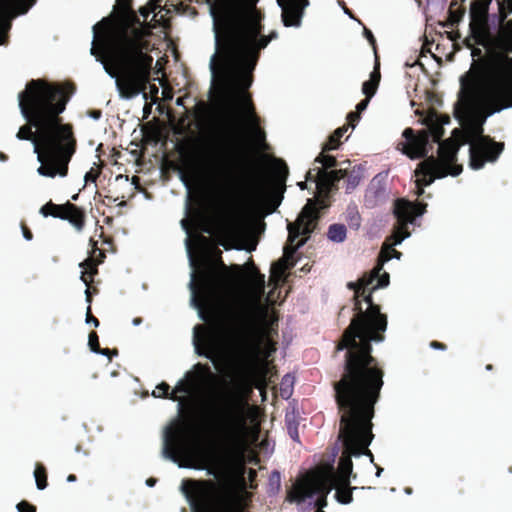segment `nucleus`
<instances>
[{
	"label": "nucleus",
	"mask_w": 512,
	"mask_h": 512,
	"mask_svg": "<svg viewBox=\"0 0 512 512\" xmlns=\"http://www.w3.org/2000/svg\"><path fill=\"white\" fill-rule=\"evenodd\" d=\"M258 0H217L211 7L216 46L228 90L227 109L217 137H201L193 150L194 162L209 176L244 193L254 205L272 213L280 205L289 175L287 164L276 159L269 185L256 181L244 149V125L255 130L260 141L265 133L259 127L251 96H243L253 82V71L260 51L277 39L272 31L263 35Z\"/></svg>",
	"instance_id": "obj_1"
},
{
	"label": "nucleus",
	"mask_w": 512,
	"mask_h": 512,
	"mask_svg": "<svg viewBox=\"0 0 512 512\" xmlns=\"http://www.w3.org/2000/svg\"><path fill=\"white\" fill-rule=\"evenodd\" d=\"M192 303L208 327L194 328L193 344L199 356L211 360L217 367L227 361L234 370L230 388L222 395L214 410V419L221 436L219 453L212 459L208 474L216 476L219 470H240L246 463V431L249 404L246 392L251 390V374L260 352V343L252 339L251 309L244 307L237 315L239 325L223 344L218 326V279L212 268L199 272L191 283Z\"/></svg>",
	"instance_id": "obj_2"
},
{
	"label": "nucleus",
	"mask_w": 512,
	"mask_h": 512,
	"mask_svg": "<svg viewBox=\"0 0 512 512\" xmlns=\"http://www.w3.org/2000/svg\"><path fill=\"white\" fill-rule=\"evenodd\" d=\"M72 84L51 83L45 79H32L18 94L19 108L26 124L16 134L19 140L32 141L41 176L65 177L68 165L77 149L73 125L63 123Z\"/></svg>",
	"instance_id": "obj_3"
},
{
	"label": "nucleus",
	"mask_w": 512,
	"mask_h": 512,
	"mask_svg": "<svg viewBox=\"0 0 512 512\" xmlns=\"http://www.w3.org/2000/svg\"><path fill=\"white\" fill-rule=\"evenodd\" d=\"M114 22L103 18L93 26L91 54L116 79V87L124 99L145 93L150 83L153 57L149 54L150 28L140 21L134 10Z\"/></svg>",
	"instance_id": "obj_4"
},
{
	"label": "nucleus",
	"mask_w": 512,
	"mask_h": 512,
	"mask_svg": "<svg viewBox=\"0 0 512 512\" xmlns=\"http://www.w3.org/2000/svg\"><path fill=\"white\" fill-rule=\"evenodd\" d=\"M372 287L354 302V317L344 330L336 349L346 350L339 380L384 385V370L372 355V342H382L387 329V316L373 301Z\"/></svg>",
	"instance_id": "obj_5"
},
{
	"label": "nucleus",
	"mask_w": 512,
	"mask_h": 512,
	"mask_svg": "<svg viewBox=\"0 0 512 512\" xmlns=\"http://www.w3.org/2000/svg\"><path fill=\"white\" fill-rule=\"evenodd\" d=\"M382 387L344 380L333 383L334 399L340 414L339 438L343 443L338 471L331 472L334 478H351L352 457L368 455L373 461V454L368 447L374 438L372 419Z\"/></svg>",
	"instance_id": "obj_6"
},
{
	"label": "nucleus",
	"mask_w": 512,
	"mask_h": 512,
	"mask_svg": "<svg viewBox=\"0 0 512 512\" xmlns=\"http://www.w3.org/2000/svg\"><path fill=\"white\" fill-rule=\"evenodd\" d=\"M180 490L193 512H244L242 498L228 495L212 479H183Z\"/></svg>",
	"instance_id": "obj_7"
},
{
	"label": "nucleus",
	"mask_w": 512,
	"mask_h": 512,
	"mask_svg": "<svg viewBox=\"0 0 512 512\" xmlns=\"http://www.w3.org/2000/svg\"><path fill=\"white\" fill-rule=\"evenodd\" d=\"M319 218L317 203L308 200L296 221L287 225L288 238L284 246L283 257L272 264V276L281 277L287 269L294 265L293 262L289 263V261L293 260L296 251L306 243L310 234L317 227Z\"/></svg>",
	"instance_id": "obj_8"
},
{
	"label": "nucleus",
	"mask_w": 512,
	"mask_h": 512,
	"mask_svg": "<svg viewBox=\"0 0 512 512\" xmlns=\"http://www.w3.org/2000/svg\"><path fill=\"white\" fill-rule=\"evenodd\" d=\"M194 444L195 431L192 422L188 418L179 419L165 430L162 454L179 467L203 469L204 466H194L186 462L192 454Z\"/></svg>",
	"instance_id": "obj_9"
},
{
	"label": "nucleus",
	"mask_w": 512,
	"mask_h": 512,
	"mask_svg": "<svg viewBox=\"0 0 512 512\" xmlns=\"http://www.w3.org/2000/svg\"><path fill=\"white\" fill-rule=\"evenodd\" d=\"M488 98L494 112L512 107V57H500L496 79L489 89Z\"/></svg>",
	"instance_id": "obj_10"
},
{
	"label": "nucleus",
	"mask_w": 512,
	"mask_h": 512,
	"mask_svg": "<svg viewBox=\"0 0 512 512\" xmlns=\"http://www.w3.org/2000/svg\"><path fill=\"white\" fill-rule=\"evenodd\" d=\"M336 478L329 473L321 479L314 481L305 479L296 483L293 488L288 492L287 499L290 502H305L307 499L315 500V505L325 507L327 505V495L336 488Z\"/></svg>",
	"instance_id": "obj_11"
},
{
	"label": "nucleus",
	"mask_w": 512,
	"mask_h": 512,
	"mask_svg": "<svg viewBox=\"0 0 512 512\" xmlns=\"http://www.w3.org/2000/svg\"><path fill=\"white\" fill-rule=\"evenodd\" d=\"M477 138L471 142L469 149L470 167L479 170L486 162H495L504 150L503 142H496L490 136L483 135L481 126L475 129Z\"/></svg>",
	"instance_id": "obj_12"
},
{
	"label": "nucleus",
	"mask_w": 512,
	"mask_h": 512,
	"mask_svg": "<svg viewBox=\"0 0 512 512\" xmlns=\"http://www.w3.org/2000/svg\"><path fill=\"white\" fill-rule=\"evenodd\" d=\"M427 204L421 202H411L400 198L394 203V215L397 218V225L394 227L391 239L393 245L400 244L404 239L410 236L408 224H412L416 217L421 216L426 211Z\"/></svg>",
	"instance_id": "obj_13"
},
{
	"label": "nucleus",
	"mask_w": 512,
	"mask_h": 512,
	"mask_svg": "<svg viewBox=\"0 0 512 512\" xmlns=\"http://www.w3.org/2000/svg\"><path fill=\"white\" fill-rule=\"evenodd\" d=\"M462 170V165H456L447 170L434 156H429L420 162L415 170L417 196L423 195L424 187L431 185L436 178H444L447 175L458 176Z\"/></svg>",
	"instance_id": "obj_14"
},
{
	"label": "nucleus",
	"mask_w": 512,
	"mask_h": 512,
	"mask_svg": "<svg viewBox=\"0 0 512 512\" xmlns=\"http://www.w3.org/2000/svg\"><path fill=\"white\" fill-rule=\"evenodd\" d=\"M40 213L44 217L52 216L67 220L78 232H81L85 227V211L69 201L64 204H55L49 201L40 208Z\"/></svg>",
	"instance_id": "obj_15"
},
{
	"label": "nucleus",
	"mask_w": 512,
	"mask_h": 512,
	"mask_svg": "<svg viewBox=\"0 0 512 512\" xmlns=\"http://www.w3.org/2000/svg\"><path fill=\"white\" fill-rule=\"evenodd\" d=\"M404 141L398 143L397 149L410 159L428 158V146L430 134L428 130H420L417 133L413 128H406L402 134Z\"/></svg>",
	"instance_id": "obj_16"
},
{
	"label": "nucleus",
	"mask_w": 512,
	"mask_h": 512,
	"mask_svg": "<svg viewBox=\"0 0 512 512\" xmlns=\"http://www.w3.org/2000/svg\"><path fill=\"white\" fill-rule=\"evenodd\" d=\"M321 182L326 186V193L337 189V183L341 179H346V191H353L360 183L363 177V170L360 166L355 165L351 169L348 167L334 169L331 171L318 170Z\"/></svg>",
	"instance_id": "obj_17"
},
{
	"label": "nucleus",
	"mask_w": 512,
	"mask_h": 512,
	"mask_svg": "<svg viewBox=\"0 0 512 512\" xmlns=\"http://www.w3.org/2000/svg\"><path fill=\"white\" fill-rule=\"evenodd\" d=\"M282 13L281 19L286 27H299L309 0H277Z\"/></svg>",
	"instance_id": "obj_18"
},
{
	"label": "nucleus",
	"mask_w": 512,
	"mask_h": 512,
	"mask_svg": "<svg viewBox=\"0 0 512 512\" xmlns=\"http://www.w3.org/2000/svg\"><path fill=\"white\" fill-rule=\"evenodd\" d=\"M103 262V259L96 258L93 255H89L83 262L80 263V267L83 269L81 273V280L86 286H90L93 282L94 276L98 274V265Z\"/></svg>",
	"instance_id": "obj_19"
},
{
	"label": "nucleus",
	"mask_w": 512,
	"mask_h": 512,
	"mask_svg": "<svg viewBox=\"0 0 512 512\" xmlns=\"http://www.w3.org/2000/svg\"><path fill=\"white\" fill-rule=\"evenodd\" d=\"M380 272V268H374L370 274L364 275L362 278L358 280V282H349L347 287L350 290L354 291V302L360 298L361 295L367 291L368 287L374 282L375 278L378 276Z\"/></svg>",
	"instance_id": "obj_20"
},
{
	"label": "nucleus",
	"mask_w": 512,
	"mask_h": 512,
	"mask_svg": "<svg viewBox=\"0 0 512 512\" xmlns=\"http://www.w3.org/2000/svg\"><path fill=\"white\" fill-rule=\"evenodd\" d=\"M335 498L341 504H349L353 501V490L350 485L351 479H336Z\"/></svg>",
	"instance_id": "obj_21"
},
{
	"label": "nucleus",
	"mask_w": 512,
	"mask_h": 512,
	"mask_svg": "<svg viewBox=\"0 0 512 512\" xmlns=\"http://www.w3.org/2000/svg\"><path fill=\"white\" fill-rule=\"evenodd\" d=\"M456 152L457 150L452 146H446L444 144H440L438 154L439 158L436 160L443 164L445 169L450 170L452 167L456 166Z\"/></svg>",
	"instance_id": "obj_22"
},
{
	"label": "nucleus",
	"mask_w": 512,
	"mask_h": 512,
	"mask_svg": "<svg viewBox=\"0 0 512 512\" xmlns=\"http://www.w3.org/2000/svg\"><path fill=\"white\" fill-rule=\"evenodd\" d=\"M156 390L158 391V394H156V391L153 392L154 397L169 399L172 401H179V410L182 411L183 409V398L179 397L178 395H175V392L170 391V386L166 382H161L156 386Z\"/></svg>",
	"instance_id": "obj_23"
},
{
	"label": "nucleus",
	"mask_w": 512,
	"mask_h": 512,
	"mask_svg": "<svg viewBox=\"0 0 512 512\" xmlns=\"http://www.w3.org/2000/svg\"><path fill=\"white\" fill-rule=\"evenodd\" d=\"M501 48L512 53V19L506 21L500 29Z\"/></svg>",
	"instance_id": "obj_24"
},
{
	"label": "nucleus",
	"mask_w": 512,
	"mask_h": 512,
	"mask_svg": "<svg viewBox=\"0 0 512 512\" xmlns=\"http://www.w3.org/2000/svg\"><path fill=\"white\" fill-rule=\"evenodd\" d=\"M348 126L343 125L342 127L337 128L329 137L327 142L323 145V152H328L330 150H335L340 146V139L347 132Z\"/></svg>",
	"instance_id": "obj_25"
},
{
	"label": "nucleus",
	"mask_w": 512,
	"mask_h": 512,
	"mask_svg": "<svg viewBox=\"0 0 512 512\" xmlns=\"http://www.w3.org/2000/svg\"><path fill=\"white\" fill-rule=\"evenodd\" d=\"M393 246H394L393 243L390 245H387V244L383 245V247L380 251V254H379L378 264L375 268H380V271H381L385 262H388L393 257H395L397 259H399L401 257V255H402L401 252L397 251Z\"/></svg>",
	"instance_id": "obj_26"
},
{
	"label": "nucleus",
	"mask_w": 512,
	"mask_h": 512,
	"mask_svg": "<svg viewBox=\"0 0 512 512\" xmlns=\"http://www.w3.org/2000/svg\"><path fill=\"white\" fill-rule=\"evenodd\" d=\"M460 100L467 107L471 108L475 100V87L472 84L461 82Z\"/></svg>",
	"instance_id": "obj_27"
},
{
	"label": "nucleus",
	"mask_w": 512,
	"mask_h": 512,
	"mask_svg": "<svg viewBox=\"0 0 512 512\" xmlns=\"http://www.w3.org/2000/svg\"><path fill=\"white\" fill-rule=\"evenodd\" d=\"M347 229L344 224H332L328 228L327 236L333 242H343L346 239Z\"/></svg>",
	"instance_id": "obj_28"
},
{
	"label": "nucleus",
	"mask_w": 512,
	"mask_h": 512,
	"mask_svg": "<svg viewBox=\"0 0 512 512\" xmlns=\"http://www.w3.org/2000/svg\"><path fill=\"white\" fill-rule=\"evenodd\" d=\"M34 477L36 481V486L39 490H44L47 485V470L45 466L41 463H37L34 470Z\"/></svg>",
	"instance_id": "obj_29"
},
{
	"label": "nucleus",
	"mask_w": 512,
	"mask_h": 512,
	"mask_svg": "<svg viewBox=\"0 0 512 512\" xmlns=\"http://www.w3.org/2000/svg\"><path fill=\"white\" fill-rule=\"evenodd\" d=\"M314 163L322 164V168L325 170L338 166L337 159L332 155H326L323 151L314 159Z\"/></svg>",
	"instance_id": "obj_30"
},
{
	"label": "nucleus",
	"mask_w": 512,
	"mask_h": 512,
	"mask_svg": "<svg viewBox=\"0 0 512 512\" xmlns=\"http://www.w3.org/2000/svg\"><path fill=\"white\" fill-rule=\"evenodd\" d=\"M318 170H324L321 167H315L309 169L306 173V181H313L316 183L317 188L321 191L326 192V186L322 184L320 174H318Z\"/></svg>",
	"instance_id": "obj_31"
},
{
	"label": "nucleus",
	"mask_w": 512,
	"mask_h": 512,
	"mask_svg": "<svg viewBox=\"0 0 512 512\" xmlns=\"http://www.w3.org/2000/svg\"><path fill=\"white\" fill-rule=\"evenodd\" d=\"M162 1L163 0H150L146 6L139 8L140 15L144 17V19H147L151 12L161 8Z\"/></svg>",
	"instance_id": "obj_32"
},
{
	"label": "nucleus",
	"mask_w": 512,
	"mask_h": 512,
	"mask_svg": "<svg viewBox=\"0 0 512 512\" xmlns=\"http://www.w3.org/2000/svg\"><path fill=\"white\" fill-rule=\"evenodd\" d=\"M192 385V380L181 379L178 381L172 392H175V395L178 393L188 394L191 391Z\"/></svg>",
	"instance_id": "obj_33"
},
{
	"label": "nucleus",
	"mask_w": 512,
	"mask_h": 512,
	"mask_svg": "<svg viewBox=\"0 0 512 512\" xmlns=\"http://www.w3.org/2000/svg\"><path fill=\"white\" fill-rule=\"evenodd\" d=\"M378 86L379 85H377V83L367 80L362 84V92L365 95V97L371 99L375 95Z\"/></svg>",
	"instance_id": "obj_34"
},
{
	"label": "nucleus",
	"mask_w": 512,
	"mask_h": 512,
	"mask_svg": "<svg viewBox=\"0 0 512 512\" xmlns=\"http://www.w3.org/2000/svg\"><path fill=\"white\" fill-rule=\"evenodd\" d=\"M88 345L92 352L97 353L100 350L99 337L95 331L89 333Z\"/></svg>",
	"instance_id": "obj_35"
},
{
	"label": "nucleus",
	"mask_w": 512,
	"mask_h": 512,
	"mask_svg": "<svg viewBox=\"0 0 512 512\" xmlns=\"http://www.w3.org/2000/svg\"><path fill=\"white\" fill-rule=\"evenodd\" d=\"M428 132L430 136H432L434 142H439L444 135V129L439 124L431 126Z\"/></svg>",
	"instance_id": "obj_36"
},
{
	"label": "nucleus",
	"mask_w": 512,
	"mask_h": 512,
	"mask_svg": "<svg viewBox=\"0 0 512 512\" xmlns=\"http://www.w3.org/2000/svg\"><path fill=\"white\" fill-rule=\"evenodd\" d=\"M375 57H376V59H375V66H374L373 71L370 74L369 81L377 83V85H379L380 79H381L380 63H379L378 55H375Z\"/></svg>",
	"instance_id": "obj_37"
},
{
	"label": "nucleus",
	"mask_w": 512,
	"mask_h": 512,
	"mask_svg": "<svg viewBox=\"0 0 512 512\" xmlns=\"http://www.w3.org/2000/svg\"><path fill=\"white\" fill-rule=\"evenodd\" d=\"M376 279L378 280V283L372 287V290H377L378 288L386 287L389 284V274L387 272H384L382 275H380L379 272L375 280Z\"/></svg>",
	"instance_id": "obj_38"
},
{
	"label": "nucleus",
	"mask_w": 512,
	"mask_h": 512,
	"mask_svg": "<svg viewBox=\"0 0 512 512\" xmlns=\"http://www.w3.org/2000/svg\"><path fill=\"white\" fill-rule=\"evenodd\" d=\"M18 512H36V506L26 500H22L17 504Z\"/></svg>",
	"instance_id": "obj_39"
},
{
	"label": "nucleus",
	"mask_w": 512,
	"mask_h": 512,
	"mask_svg": "<svg viewBox=\"0 0 512 512\" xmlns=\"http://www.w3.org/2000/svg\"><path fill=\"white\" fill-rule=\"evenodd\" d=\"M117 6L121 15L133 10L132 0H117Z\"/></svg>",
	"instance_id": "obj_40"
},
{
	"label": "nucleus",
	"mask_w": 512,
	"mask_h": 512,
	"mask_svg": "<svg viewBox=\"0 0 512 512\" xmlns=\"http://www.w3.org/2000/svg\"><path fill=\"white\" fill-rule=\"evenodd\" d=\"M89 244L91 246V253H90V255L95 256V253L98 252V257L97 258H100V259H104L105 258V253H104V251H102V250H100L98 248L96 240H94L93 238H90Z\"/></svg>",
	"instance_id": "obj_41"
},
{
	"label": "nucleus",
	"mask_w": 512,
	"mask_h": 512,
	"mask_svg": "<svg viewBox=\"0 0 512 512\" xmlns=\"http://www.w3.org/2000/svg\"><path fill=\"white\" fill-rule=\"evenodd\" d=\"M364 35H365L366 39L368 40V42L370 43V45L373 47L375 55H377L376 39H375L372 31L369 30L368 28H364Z\"/></svg>",
	"instance_id": "obj_42"
},
{
	"label": "nucleus",
	"mask_w": 512,
	"mask_h": 512,
	"mask_svg": "<svg viewBox=\"0 0 512 512\" xmlns=\"http://www.w3.org/2000/svg\"><path fill=\"white\" fill-rule=\"evenodd\" d=\"M464 14V10L458 9L456 11H453L451 8L449 10V17L452 24L458 23L461 19V17Z\"/></svg>",
	"instance_id": "obj_43"
},
{
	"label": "nucleus",
	"mask_w": 512,
	"mask_h": 512,
	"mask_svg": "<svg viewBox=\"0 0 512 512\" xmlns=\"http://www.w3.org/2000/svg\"><path fill=\"white\" fill-rule=\"evenodd\" d=\"M360 120V113L357 111L349 112L347 115L348 124L354 128L356 123Z\"/></svg>",
	"instance_id": "obj_44"
},
{
	"label": "nucleus",
	"mask_w": 512,
	"mask_h": 512,
	"mask_svg": "<svg viewBox=\"0 0 512 512\" xmlns=\"http://www.w3.org/2000/svg\"><path fill=\"white\" fill-rule=\"evenodd\" d=\"M255 273H256L255 278H254L255 285L259 288L260 292H263L264 284H265L264 275L261 274L257 269L255 270Z\"/></svg>",
	"instance_id": "obj_45"
},
{
	"label": "nucleus",
	"mask_w": 512,
	"mask_h": 512,
	"mask_svg": "<svg viewBox=\"0 0 512 512\" xmlns=\"http://www.w3.org/2000/svg\"><path fill=\"white\" fill-rule=\"evenodd\" d=\"M195 368L205 376L214 377V374L212 373L210 367L207 364L198 363L195 365Z\"/></svg>",
	"instance_id": "obj_46"
},
{
	"label": "nucleus",
	"mask_w": 512,
	"mask_h": 512,
	"mask_svg": "<svg viewBox=\"0 0 512 512\" xmlns=\"http://www.w3.org/2000/svg\"><path fill=\"white\" fill-rule=\"evenodd\" d=\"M86 323L93 324L94 327H98L100 324L99 320L95 316L92 315L90 305L87 308Z\"/></svg>",
	"instance_id": "obj_47"
},
{
	"label": "nucleus",
	"mask_w": 512,
	"mask_h": 512,
	"mask_svg": "<svg viewBox=\"0 0 512 512\" xmlns=\"http://www.w3.org/2000/svg\"><path fill=\"white\" fill-rule=\"evenodd\" d=\"M98 177H99V172L97 170L91 168L90 171H88L85 174V181L86 182H96Z\"/></svg>",
	"instance_id": "obj_48"
},
{
	"label": "nucleus",
	"mask_w": 512,
	"mask_h": 512,
	"mask_svg": "<svg viewBox=\"0 0 512 512\" xmlns=\"http://www.w3.org/2000/svg\"><path fill=\"white\" fill-rule=\"evenodd\" d=\"M97 354L107 356L111 360L113 356L118 355V350L117 349L111 350L109 348H100V350L97 352Z\"/></svg>",
	"instance_id": "obj_49"
},
{
	"label": "nucleus",
	"mask_w": 512,
	"mask_h": 512,
	"mask_svg": "<svg viewBox=\"0 0 512 512\" xmlns=\"http://www.w3.org/2000/svg\"><path fill=\"white\" fill-rule=\"evenodd\" d=\"M21 230H22V233H23V237L30 241L33 239V233L31 232V230L27 227L26 223L24 221L21 222Z\"/></svg>",
	"instance_id": "obj_50"
},
{
	"label": "nucleus",
	"mask_w": 512,
	"mask_h": 512,
	"mask_svg": "<svg viewBox=\"0 0 512 512\" xmlns=\"http://www.w3.org/2000/svg\"><path fill=\"white\" fill-rule=\"evenodd\" d=\"M370 102V98H367L365 97V99L361 100L357 105H356V111L361 113L363 112L364 110H366L368 104Z\"/></svg>",
	"instance_id": "obj_51"
},
{
	"label": "nucleus",
	"mask_w": 512,
	"mask_h": 512,
	"mask_svg": "<svg viewBox=\"0 0 512 512\" xmlns=\"http://www.w3.org/2000/svg\"><path fill=\"white\" fill-rule=\"evenodd\" d=\"M430 347L438 350H445L447 348L444 343L435 340L430 342Z\"/></svg>",
	"instance_id": "obj_52"
},
{
	"label": "nucleus",
	"mask_w": 512,
	"mask_h": 512,
	"mask_svg": "<svg viewBox=\"0 0 512 512\" xmlns=\"http://www.w3.org/2000/svg\"><path fill=\"white\" fill-rule=\"evenodd\" d=\"M492 0H483V1H479V3H481L482 5V8L484 11H486L488 9V5L491 3ZM478 4V2H475L472 6H471V13H474V9H475V6Z\"/></svg>",
	"instance_id": "obj_53"
},
{
	"label": "nucleus",
	"mask_w": 512,
	"mask_h": 512,
	"mask_svg": "<svg viewBox=\"0 0 512 512\" xmlns=\"http://www.w3.org/2000/svg\"><path fill=\"white\" fill-rule=\"evenodd\" d=\"M86 295V301L90 304L92 302V293L90 290V286H87V289L85 290Z\"/></svg>",
	"instance_id": "obj_54"
},
{
	"label": "nucleus",
	"mask_w": 512,
	"mask_h": 512,
	"mask_svg": "<svg viewBox=\"0 0 512 512\" xmlns=\"http://www.w3.org/2000/svg\"><path fill=\"white\" fill-rule=\"evenodd\" d=\"M271 481H276L278 484L280 483V473L277 471H274L270 478Z\"/></svg>",
	"instance_id": "obj_55"
},
{
	"label": "nucleus",
	"mask_w": 512,
	"mask_h": 512,
	"mask_svg": "<svg viewBox=\"0 0 512 512\" xmlns=\"http://www.w3.org/2000/svg\"><path fill=\"white\" fill-rule=\"evenodd\" d=\"M450 123V117L448 115H444L441 117V121L439 125L443 127V125Z\"/></svg>",
	"instance_id": "obj_56"
},
{
	"label": "nucleus",
	"mask_w": 512,
	"mask_h": 512,
	"mask_svg": "<svg viewBox=\"0 0 512 512\" xmlns=\"http://www.w3.org/2000/svg\"><path fill=\"white\" fill-rule=\"evenodd\" d=\"M275 350H276L275 344L273 342H271L270 343V349L267 352L266 357H269L271 355V353L274 352Z\"/></svg>",
	"instance_id": "obj_57"
},
{
	"label": "nucleus",
	"mask_w": 512,
	"mask_h": 512,
	"mask_svg": "<svg viewBox=\"0 0 512 512\" xmlns=\"http://www.w3.org/2000/svg\"><path fill=\"white\" fill-rule=\"evenodd\" d=\"M0 25H1V27H2L4 30H6V29H8V28L10 27V24H9V23H5V22L3 21V19H2V17H1V16H0Z\"/></svg>",
	"instance_id": "obj_58"
},
{
	"label": "nucleus",
	"mask_w": 512,
	"mask_h": 512,
	"mask_svg": "<svg viewBox=\"0 0 512 512\" xmlns=\"http://www.w3.org/2000/svg\"><path fill=\"white\" fill-rule=\"evenodd\" d=\"M132 323L133 325L137 326V325H140L142 323V318L141 317H136L132 320Z\"/></svg>",
	"instance_id": "obj_59"
},
{
	"label": "nucleus",
	"mask_w": 512,
	"mask_h": 512,
	"mask_svg": "<svg viewBox=\"0 0 512 512\" xmlns=\"http://www.w3.org/2000/svg\"><path fill=\"white\" fill-rule=\"evenodd\" d=\"M76 480H77V477H76V475H74V474H70V475H68V477H67V481H68V482H75Z\"/></svg>",
	"instance_id": "obj_60"
},
{
	"label": "nucleus",
	"mask_w": 512,
	"mask_h": 512,
	"mask_svg": "<svg viewBox=\"0 0 512 512\" xmlns=\"http://www.w3.org/2000/svg\"><path fill=\"white\" fill-rule=\"evenodd\" d=\"M147 485L148 486H154L155 483H156V479L155 478H149L147 481H146Z\"/></svg>",
	"instance_id": "obj_61"
},
{
	"label": "nucleus",
	"mask_w": 512,
	"mask_h": 512,
	"mask_svg": "<svg viewBox=\"0 0 512 512\" xmlns=\"http://www.w3.org/2000/svg\"><path fill=\"white\" fill-rule=\"evenodd\" d=\"M91 115H92V117L97 119V118H99L101 116V111H99V110L98 111H93Z\"/></svg>",
	"instance_id": "obj_62"
},
{
	"label": "nucleus",
	"mask_w": 512,
	"mask_h": 512,
	"mask_svg": "<svg viewBox=\"0 0 512 512\" xmlns=\"http://www.w3.org/2000/svg\"><path fill=\"white\" fill-rule=\"evenodd\" d=\"M254 477H256V471L253 469H250L249 478L252 480Z\"/></svg>",
	"instance_id": "obj_63"
},
{
	"label": "nucleus",
	"mask_w": 512,
	"mask_h": 512,
	"mask_svg": "<svg viewBox=\"0 0 512 512\" xmlns=\"http://www.w3.org/2000/svg\"><path fill=\"white\" fill-rule=\"evenodd\" d=\"M298 186L300 187V189H301V190L306 189V187H307V185H306V181H304V182H299V183H298Z\"/></svg>",
	"instance_id": "obj_64"
}]
</instances>
